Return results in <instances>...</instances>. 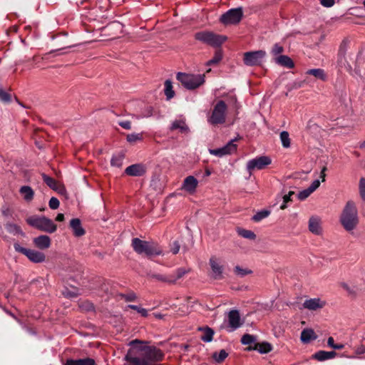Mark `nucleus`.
Returning <instances> with one entry per match:
<instances>
[{"label": "nucleus", "mask_w": 365, "mask_h": 365, "mask_svg": "<svg viewBox=\"0 0 365 365\" xmlns=\"http://www.w3.org/2000/svg\"><path fill=\"white\" fill-rule=\"evenodd\" d=\"M344 348V345L343 344H336L334 349L341 350Z\"/></svg>", "instance_id": "nucleus-64"}, {"label": "nucleus", "mask_w": 365, "mask_h": 365, "mask_svg": "<svg viewBox=\"0 0 365 365\" xmlns=\"http://www.w3.org/2000/svg\"><path fill=\"white\" fill-rule=\"evenodd\" d=\"M340 222L346 231L353 230L358 223L357 210L353 201H348L343 210Z\"/></svg>", "instance_id": "nucleus-3"}, {"label": "nucleus", "mask_w": 365, "mask_h": 365, "mask_svg": "<svg viewBox=\"0 0 365 365\" xmlns=\"http://www.w3.org/2000/svg\"><path fill=\"white\" fill-rule=\"evenodd\" d=\"M347 51V43L343 41L340 44L337 54V64L340 67L346 66L347 63L346 54Z\"/></svg>", "instance_id": "nucleus-18"}, {"label": "nucleus", "mask_w": 365, "mask_h": 365, "mask_svg": "<svg viewBox=\"0 0 365 365\" xmlns=\"http://www.w3.org/2000/svg\"><path fill=\"white\" fill-rule=\"evenodd\" d=\"M165 95L166 96L167 100H170L175 96V92L173 89V85L170 80H166L165 81Z\"/></svg>", "instance_id": "nucleus-35"}, {"label": "nucleus", "mask_w": 365, "mask_h": 365, "mask_svg": "<svg viewBox=\"0 0 365 365\" xmlns=\"http://www.w3.org/2000/svg\"><path fill=\"white\" fill-rule=\"evenodd\" d=\"M42 178L44 182L52 190L58 191L59 193H62L65 190L64 187L58 185L56 180L53 178L43 173L42 174Z\"/></svg>", "instance_id": "nucleus-22"}, {"label": "nucleus", "mask_w": 365, "mask_h": 365, "mask_svg": "<svg viewBox=\"0 0 365 365\" xmlns=\"http://www.w3.org/2000/svg\"><path fill=\"white\" fill-rule=\"evenodd\" d=\"M270 214V212L268 211V210H261L259 212H257L253 217H252V220H254L255 222H259L261 221L262 220L266 218L267 217H268Z\"/></svg>", "instance_id": "nucleus-39"}, {"label": "nucleus", "mask_w": 365, "mask_h": 365, "mask_svg": "<svg viewBox=\"0 0 365 365\" xmlns=\"http://www.w3.org/2000/svg\"><path fill=\"white\" fill-rule=\"evenodd\" d=\"M227 106L223 101H219L214 106L207 122L213 125L223 124L226 120Z\"/></svg>", "instance_id": "nucleus-6"}, {"label": "nucleus", "mask_w": 365, "mask_h": 365, "mask_svg": "<svg viewBox=\"0 0 365 365\" xmlns=\"http://www.w3.org/2000/svg\"><path fill=\"white\" fill-rule=\"evenodd\" d=\"M228 323L230 327V331H235L242 325L240 314L238 310L232 309L228 313Z\"/></svg>", "instance_id": "nucleus-14"}, {"label": "nucleus", "mask_w": 365, "mask_h": 365, "mask_svg": "<svg viewBox=\"0 0 365 365\" xmlns=\"http://www.w3.org/2000/svg\"><path fill=\"white\" fill-rule=\"evenodd\" d=\"M180 245L178 240H175L170 245V251L173 255H176L179 252Z\"/></svg>", "instance_id": "nucleus-52"}, {"label": "nucleus", "mask_w": 365, "mask_h": 365, "mask_svg": "<svg viewBox=\"0 0 365 365\" xmlns=\"http://www.w3.org/2000/svg\"><path fill=\"white\" fill-rule=\"evenodd\" d=\"M355 353L359 355L364 354L365 353V346L360 345V346H357L356 348Z\"/></svg>", "instance_id": "nucleus-57"}, {"label": "nucleus", "mask_w": 365, "mask_h": 365, "mask_svg": "<svg viewBox=\"0 0 365 365\" xmlns=\"http://www.w3.org/2000/svg\"><path fill=\"white\" fill-rule=\"evenodd\" d=\"M6 229L9 232L23 235V232L19 226L16 224L9 223L6 225Z\"/></svg>", "instance_id": "nucleus-44"}, {"label": "nucleus", "mask_w": 365, "mask_h": 365, "mask_svg": "<svg viewBox=\"0 0 365 365\" xmlns=\"http://www.w3.org/2000/svg\"><path fill=\"white\" fill-rule=\"evenodd\" d=\"M271 163L272 160L269 157L262 155L248 160L247 163L246 168L250 176L253 170H263L267 166L270 165Z\"/></svg>", "instance_id": "nucleus-11"}, {"label": "nucleus", "mask_w": 365, "mask_h": 365, "mask_svg": "<svg viewBox=\"0 0 365 365\" xmlns=\"http://www.w3.org/2000/svg\"><path fill=\"white\" fill-rule=\"evenodd\" d=\"M196 40L212 46H220L226 39V36L217 35L210 31H200L195 34Z\"/></svg>", "instance_id": "nucleus-7"}, {"label": "nucleus", "mask_w": 365, "mask_h": 365, "mask_svg": "<svg viewBox=\"0 0 365 365\" xmlns=\"http://www.w3.org/2000/svg\"><path fill=\"white\" fill-rule=\"evenodd\" d=\"M284 52V48L279 43L274 44L271 53L273 56H277Z\"/></svg>", "instance_id": "nucleus-49"}, {"label": "nucleus", "mask_w": 365, "mask_h": 365, "mask_svg": "<svg viewBox=\"0 0 365 365\" xmlns=\"http://www.w3.org/2000/svg\"><path fill=\"white\" fill-rule=\"evenodd\" d=\"M359 190H365V178H361L359 180Z\"/></svg>", "instance_id": "nucleus-60"}, {"label": "nucleus", "mask_w": 365, "mask_h": 365, "mask_svg": "<svg viewBox=\"0 0 365 365\" xmlns=\"http://www.w3.org/2000/svg\"><path fill=\"white\" fill-rule=\"evenodd\" d=\"M118 296L125 302H134L137 299V296L134 292H130L128 294L120 293Z\"/></svg>", "instance_id": "nucleus-42"}, {"label": "nucleus", "mask_w": 365, "mask_h": 365, "mask_svg": "<svg viewBox=\"0 0 365 365\" xmlns=\"http://www.w3.org/2000/svg\"><path fill=\"white\" fill-rule=\"evenodd\" d=\"M0 101L6 103L11 101V94L6 92L1 87H0Z\"/></svg>", "instance_id": "nucleus-47"}, {"label": "nucleus", "mask_w": 365, "mask_h": 365, "mask_svg": "<svg viewBox=\"0 0 365 365\" xmlns=\"http://www.w3.org/2000/svg\"><path fill=\"white\" fill-rule=\"evenodd\" d=\"M275 63L287 68H292L294 66L292 59L286 55H280L275 58Z\"/></svg>", "instance_id": "nucleus-23"}, {"label": "nucleus", "mask_w": 365, "mask_h": 365, "mask_svg": "<svg viewBox=\"0 0 365 365\" xmlns=\"http://www.w3.org/2000/svg\"><path fill=\"white\" fill-rule=\"evenodd\" d=\"M131 246L136 253L144 255L149 258L163 254L158 244L153 241L142 240L135 237L132 240Z\"/></svg>", "instance_id": "nucleus-2"}, {"label": "nucleus", "mask_w": 365, "mask_h": 365, "mask_svg": "<svg viewBox=\"0 0 365 365\" xmlns=\"http://www.w3.org/2000/svg\"><path fill=\"white\" fill-rule=\"evenodd\" d=\"M320 3L325 7H331L334 4V0H320Z\"/></svg>", "instance_id": "nucleus-56"}, {"label": "nucleus", "mask_w": 365, "mask_h": 365, "mask_svg": "<svg viewBox=\"0 0 365 365\" xmlns=\"http://www.w3.org/2000/svg\"><path fill=\"white\" fill-rule=\"evenodd\" d=\"M342 287L346 289L347 292H349L350 294H355V291L350 289V287L345 283L342 284Z\"/></svg>", "instance_id": "nucleus-61"}, {"label": "nucleus", "mask_w": 365, "mask_h": 365, "mask_svg": "<svg viewBox=\"0 0 365 365\" xmlns=\"http://www.w3.org/2000/svg\"><path fill=\"white\" fill-rule=\"evenodd\" d=\"M143 138L142 134L140 133H130L127 135L126 139L130 143H134L138 140H141Z\"/></svg>", "instance_id": "nucleus-45"}, {"label": "nucleus", "mask_w": 365, "mask_h": 365, "mask_svg": "<svg viewBox=\"0 0 365 365\" xmlns=\"http://www.w3.org/2000/svg\"><path fill=\"white\" fill-rule=\"evenodd\" d=\"M124 154L123 153H118L114 154L110 160V165L113 167L120 168L123 165L124 159Z\"/></svg>", "instance_id": "nucleus-33"}, {"label": "nucleus", "mask_w": 365, "mask_h": 365, "mask_svg": "<svg viewBox=\"0 0 365 365\" xmlns=\"http://www.w3.org/2000/svg\"><path fill=\"white\" fill-rule=\"evenodd\" d=\"M125 173L129 176L140 177L145 173V168L141 164H133L125 168Z\"/></svg>", "instance_id": "nucleus-16"}, {"label": "nucleus", "mask_w": 365, "mask_h": 365, "mask_svg": "<svg viewBox=\"0 0 365 365\" xmlns=\"http://www.w3.org/2000/svg\"><path fill=\"white\" fill-rule=\"evenodd\" d=\"M70 227L76 237H81L85 234V230L81 225V222L78 218H73L70 222Z\"/></svg>", "instance_id": "nucleus-21"}, {"label": "nucleus", "mask_w": 365, "mask_h": 365, "mask_svg": "<svg viewBox=\"0 0 365 365\" xmlns=\"http://www.w3.org/2000/svg\"><path fill=\"white\" fill-rule=\"evenodd\" d=\"M197 185V180L194 176L189 175L184 179L182 189L190 194H192L195 192Z\"/></svg>", "instance_id": "nucleus-15"}, {"label": "nucleus", "mask_w": 365, "mask_h": 365, "mask_svg": "<svg viewBox=\"0 0 365 365\" xmlns=\"http://www.w3.org/2000/svg\"><path fill=\"white\" fill-rule=\"evenodd\" d=\"M336 356L334 351H319L314 354V358L319 361H323L327 359H334Z\"/></svg>", "instance_id": "nucleus-25"}, {"label": "nucleus", "mask_w": 365, "mask_h": 365, "mask_svg": "<svg viewBox=\"0 0 365 365\" xmlns=\"http://www.w3.org/2000/svg\"><path fill=\"white\" fill-rule=\"evenodd\" d=\"M294 192L293 191H289L288 194L284 195L283 197V201L284 202H288L291 201V196L292 195H294Z\"/></svg>", "instance_id": "nucleus-58"}, {"label": "nucleus", "mask_w": 365, "mask_h": 365, "mask_svg": "<svg viewBox=\"0 0 365 365\" xmlns=\"http://www.w3.org/2000/svg\"><path fill=\"white\" fill-rule=\"evenodd\" d=\"M149 277L157 281L163 282L169 284H171V282H173V280L170 279V274L150 273L149 274Z\"/></svg>", "instance_id": "nucleus-34"}, {"label": "nucleus", "mask_w": 365, "mask_h": 365, "mask_svg": "<svg viewBox=\"0 0 365 365\" xmlns=\"http://www.w3.org/2000/svg\"><path fill=\"white\" fill-rule=\"evenodd\" d=\"M312 192L309 190V188L304 189L300 191L298 195V199L300 200H304L307 199Z\"/></svg>", "instance_id": "nucleus-50"}, {"label": "nucleus", "mask_w": 365, "mask_h": 365, "mask_svg": "<svg viewBox=\"0 0 365 365\" xmlns=\"http://www.w3.org/2000/svg\"><path fill=\"white\" fill-rule=\"evenodd\" d=\"M127 307L135 310L138 313H139L141 316L144 317H146L148 314L147 309L140 307L138 306L129 304L128 305Z\"/></svg>", "instance_id": "nucleus-48"}, {"label": "nucleus", "mask_w": 365, "mask_h": 365, "mask_svg": "<svg viewBox=\"0 0 365 365\" xmlns=\"http://www.w3.org/2000/svg\"><path fill=\"white\" fill-rule=\"evenodd\" d=\"M177 129H179L182 133L186 134L190 132V129L183 119L175 120L171 124L170 130H174Z\"/></svg>", "instance_id": "nucleus-24"}, {"label": "nucleus", "mask_w": 365, "mask_h": 365, "mask_svg": "<svg viewBox=\"0 0 365 365\" xmlns=\"http://www.w3.org/2000/svg\"><path fill=\"white\" fill-rule=\"evenodd\" d=\"M35 246L39 249L45 250L51 246V239L47 235H40L33 240Z\"/></svg>", "instance_id": "nucleus-20"}, {"label": "nucleus", "mask_w": 365, "mask_h": 365, "mask_svg": "<svg viewBox=\"0 0 365 365\" xmlns=\"http://www.w3.org/2000/svg\"><path fill=\"white\" fill-rule=\"evenodd\" d=\"M280 140L284 148L290 147V139L289 133L287 131H282L280 133Z\"/></svg>", "instance_id": "nucleus-38"}, {"label": "nucleus", "mask_w": 365, "mask_h": 365, "mask_svg": "<svg viewBox=\"0 0 365 365\" xmlns=\"http://www.w3.org/2000/svg\"><path fill=\"white\" fill-rule=\"evenodd\" d=\"M234 272L237 276L243 277H245L247 274H250L252 273V271L251 269H249L242 268L241 267L237 265V266L235 267Z\"/></svg>", "instance_id": "nucleus-40"}, {"label": "nucleus", "mask_w": 365, "mask_h": 365, "mask_svg": "<svg viewBox=\"0 0 365 365\" xmlns=\"http://www.w3.org/2000/svg\"><path fill=\"white\" fill-rule=\"evenodd\" d=\"M256 340V338L250 334H246L242 336L241 339V342L242 344L248 345L254 343Z\"/></svg>", "instance_id": "nucleus-46"}, {"label": "nucleus", "mask_w": 365, "mask_h": 365, "mask_svg": "<svg viewBox=\"0 0 365 365\" xmlns=\"http://www.w3.org/2000/svg\"><path fill=\"white\" fill-rule=\"evenodd\" d=\"M177 80L181 84L189 90L198 88L205 83L204 74H187L185 73H178Z\"/></svg>", "instance_id": "nucleus-5"}, {"label": "nucleus", "mask_w": 365, "mask_h": 365, "mask_svg": "<svg viewBox=\"0 0 365 365\" xmlns=\"http://www.w3.org/2000/svg\"><path fill=\"white\" fill-rule=\"evenodd\" d=\"M243 10L242 7L229 9L220 18V21L224 25L237 24L242 20Z\"/></svg>", "instance_id": "nucleus-8"}, {"label": "nucleus", "mask_w": 365, "mask_h": 365, "mask_svg": "<svg viewBox=\"0 0 365 365\" xmlns=\"http://www.w3.org/2000/svg\"><path fill=\"white\" fill-rule=\"evenodd\" d=\"M320 185L319 180H314L308 187L312 192H314Z\"/></svg>", "instance_id": "nucleus-53"}, {"label": "nucleus", "mask_w": 365, "mask_h": 365, "mask_svg": "<svg viewBox=\"0 0 365 365\" xmlns=\"http://www.w3.org/2000/svg\"><path fill=\"white\" fill-rule=\"evenodd\" d=\"M308 75H312L314 76L315 78L320 79L323 81H325L327 80V75L324 72V71L322 68H312L307 71L306 72Z\"/></svg>", "instance_id": "nucleus-32"}, {"label": "nucleus", "mask_w": 365, "mask_h": 365, "mask_svg": "<svg viewBox=\"0 0 365 365\" xmlns=\"http://www.w3.org/2000/svg\"><path fill=\"white\" fill-rule=\"evenodd\" d=\"M222 58V54L220 51H217L212 59L206 63V66H209L213 64L218 63Z\"/></svg>", "instance_id": "nucleus-41"}, {"label": "nucleus", "mask_w": 365, "mask_h": 365, "mask_svg": "<svg viewBox=\"0 0 365 365\" xmlns=\"http://www.w3.org/2000/svg\"><path fill=\"white\" fill-rule=\"evenodd\" d=\"M146 341L135 339L129 343L130 348L125 355V365H159L164 354L154 346H148Z\"/></svg>", "instance_id": "nucleus-1"}, {"label": "nucleus", "mask_w": 365, "mask_h": 365, "mask_svg": "<svg viewBox=\"0 0 365 365\" xmlns=\"http://www.w3.org/2000/svg\"><path fill=\"white\" fill-rule=\"evenodd\" d=\"M249 350H257L260 354H267L272 349V345L268 342L256 343L254 347H249Z\"/></svg>", "instance_id": "nucleus-26"}, {"label": "nucleus", "mask_w": 365, "mask_h": 365, "mask_svg": "<svg viewBox=\"0 0 365 365\" xmlns=\"http://www.w3.org/2000/svg\"><path fill=\"white\" fill-rule=\"evenodd\" d=\"M26 222L30 226L48 233H53L57 229L56 225L51 219L45 216L29 217L26 219Z\"/></svg>", "instance_id": "nucleus-4"}, {"label": "nucleus", "mask_w": 365, "mask_h": 365, "mask_svg": "<svg viewBox=\"0 0 365 365\" xmlns=\"http://www.w3.org/2000/svg\"><path fill=\"white\" fill-rule=\"evenodd\" d=\"M209 264L211 269V278L219 280L223 279L224 267L220 260L215 256H212L209 260Z\"/></svg>", "instance_id": "nucleus-12"}, {"label": "nucleus", "mask_w": 365, "mask_h": 365, "mask_svg": "<svg viewBox=\"0 0 365 365\" xmlns=\"http://www.w3.org/2000/svg\"><path fill=\"white\" fill-rule=\"evenodd\" d=\"M309 230L316 235H320L322 234L321 220L318 217L312 216L309 218Z\"/></svg>", "instance_id": "nucleus-17"}, {"label": "nucleus", "mask_w": 365, "mask_h": 365, "mask_svg": "<svg viewBox=\"0 0 365 365\" xmlns=\"http://www.w3.org/2000/svg\"><path fill=\"white\" fill-rule=\"evenodd\" d=\"M14 247L16 252L26 255L32 262L41 263L44 262L46 259L45 255L41 252L24 248L21 247L19 243H15L14 245Z\"/></svg>", "instance_id": "nucleus-9"}, {"label": "nucleus", "mask_w": 365, "mask_h": 365, "mask_svg": "<svg viewBox=\"0 0 365 365\" xmlns=\"http://www.w3.org/2000/svg\"><path fill=\"white\" fill-rule=\"evenodd\" d=\"M118 125L125 130L131 129V122L129 120L119 121Z\"/></svg>", "instance_id": "nucleus-55"}, {"label": "nucleus", "mask_w": 365, "mask_h": 365, "mask_svg": "<svg viewBox=\"0 0 365 365\" xmlns=\"http://www.w3.org/2000/svg\"><path fill=\"white\" fill-rule=\"evenodd\" d=\"M320 185L319 180H314L308 187L312 192H314Z\"/></svg>", "instance_id": "nucleus-54"}, {"label": "nucleus", "mask_w": 365, "mask_h": 365, "mask_svg": "<svg viewBox=\"0 0 365 365\" xmlns=\"http://www.w3.org/2000/svg\"><path fill=\"white\" fill-rule=\"evenodd\" d=\"M95 360L91 358H85L79 359H68L66 365H95Z\"/></svg>", "instance_id": "nucleus-27"}, {"label": "nucleus", "mask_w": 365, "mask_h": 365, "mask_svg": "<svg viewBox=\"0 0 365 365\" xmlns=\"http://www.w3.org/2000/svg\"><path fill=\"white\" fill-rule=\"evenodd\" d=\"M227 356L228 354L225 349L220 350L219 353L214 352L212 354L213 359L217 363L223 361L227 357Z\"/></svg>", "instance_id": "nucleus-36"}, {"label": "nucleus", "mask_w": 365, "mask_h": 365, "mask_svg": "<svg viewBox=\"0 0 365 365\" xmlns=\"http://www.w3.org/2000/svg\"><path fill=\"white\" fill-rule=\"evenodd\" d=\"M200 331H203V335L200 337L201 340L204 342H210L213 339L214 331L212 329L206 327H200L198 329Z\"/></svg>", "instance_id": "nucleus-31"}, {"label": "nucleus", "mask_w": 365, "mask_h": 365, "mask_svg": "<svg viewBox=\"0 0 365 365\" xmlns=\"http://www.w3.org/2000/svg\"><path fill=\"white\" fill-rule=\"evenodd\" d=\"M325 305V302L322 301L319 298H313L307 299L303 303V307L309 310L315 311L322 309Z\"/></svg>", "instance_id": "nucleus-19"}, {"label": "nucleus", "mask_w": 365, "mask_h": 365, "mask_svg": "<svg viewBox=\"0 0 365 365\" xmlns=\"http://www.w3.org/2000/svg\"><path fill=\"white\" fill-rule=\"evenodd\" d=\"M19 192L27 202L31 201L34 196V190L30 186L27 185L22 186L19 190Z\"/></svg>", "instance_id": "nucleus-29"}, {"label": "nucleus", "mask_w": 365, "mask_h": 365, "mask_svg": "<svg viewBox=\"0 0 365 365\" xmlns=\"http://www.w3.org/2000/svg\"><path fill=\"white\" fill-rule=\"evenodd\" d=\"M327 344L329 346L331 347L332 349H334V346H335V343H334V338L330 336L327 339Z\"/></svg>", "instance_id": "nucleus-59"}, {"label": "nucleus", "mask_w": 365, "mask_h": 365, "mask_svg": "<svg viewBox=\"0 0 365 365\" xmlns=\"http://www.w3.org/2000/svg\"><path fill=\"white\" fill-rule=\"evenodd\" d=\"M62 293L66 298H76L79 295V292L77 289H75L74 290H69L66 288Z\"/></svg>", "instance_id": "nucleus-43"}, {"label": "nucleus", "mask_w": 365, "mask_h": 365, "mask_svg": "<svg viewBox=\"0 0 365 365\" xmlns=\"http://www.w3.org/2000/svg\"><path fill=\"white\" fill-rule=\"evenodd\" d=\"M56 220L58 222H63L64 220V215L58 213L56 217Z\"/></svg>", "instance_id": "nucleus-63"}, {"label": "nucleus", "mask_w": 365, "mask_h": 365, "mask_svg": "<svg viewBox=\"0 0 365 365\" xmlns=\"http://www.w3.org/2000/svg\"><path fill=\"white\" fill-rule=\"evenodd\" d=\"M59 205V200L55 197H52L48 202L49 207L52 210H56L58 208Z\"/></svg>", "instance_id": "nucleus-51"}, {"label": "nucleus", "mask_w": 365, "mask_h": 365, "mask_svg": "<svg viewBox=\"0 0 365 365\" xmlns=\"http://www.w3.org/2000/svg\"><path fill=\"white\" fill-rule=\"evenodd\" d=\"M237 232L241 237L246 239L255 240L256 238V235L254 232L249 230L238 229Z\"/></svg>", "instance_id": "nucleus-37"}, {"label": "nucleus", "mask_w": 365, "mask_h": 365, "mask_svg": "<svg viewBox=\"0 0 365 365\" xmlns=\"http://www.w3.org/2000/svg\"><path fill=\"white\" fill-rule=\"evenodd\" d=\"M237 140V138H235L230 140L225 146L222 148L210 149V153L217 157H222L226 155L232 154L237 150V145L235 143Z\"/></svg>", "instance_id": "nucleus-13"}, {"label": "nucleus", "mask_w": 365, "mask_h": 365, "mask_svg": "<svg viewBox=\"0 0 365 365\" xmlns=\"http://www.w3.org/2000/svg\"><path fill=\"white\" fill-rule=\"evenodd\" d=\"M327 170V168L326 167H324L322 170H321V173H320V178L322 179V182H324L325 181V171Z\"/></svg>", "instance_id": "nucleus-62"}, {"label": "nucleus", "mask_w": 365, "mask_h": 365, "mask_svg": "<svg viewBox=\"0 0 365 365\" xmlns=\"http://www.w3.org/2000/svg\"><path fill=\"white\" fill-rule=\"evenodd\" d=\"M265 56L266 52L263 50L249 51L244 53L243 61L248 66H259L264 61Z\"/></svg>", "instance_id": "nucleus-10"}, {"label": "nucleus", "mask_w": 365, "mask_h": 365, "mask_svg": "<svg viewBox=\"0 0 365 365\" xmlns=\"http://www.w3.org/2000/svg\"><path fill=\"white\" fill-rule=\"evenodd\" d=\"M189 272V269L180 267L177 269L173 273L169 274L170 279L173 280V282H171V284H175L178 279H181L185 274L188 273Z\"/></svg>", "instance_id": "nucleus-30"}, {"label": "nucleus", "mask_w": 365, "mask_h": 365, "mask_svg": "<svg viewBox=\"0 0 365 365\" xmlns=\"http://www.w3.org/2000/svg\"><path fill=\"white\" fill-rule=\"evenodd\" d=\"M300 339L304 343H309L311 340L317 339L315 332L311 329H304L301 333Z\"/></svg>", "instance_id": "nucleus-28"}]
</instances>
